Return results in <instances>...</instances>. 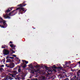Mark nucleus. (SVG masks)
Wrapping results in <instances>:
<instances>
[{"label": "nucleus", "instance_id": "9b49d317", "mask_svg": "<svg viewBox=\"0 0 80 80\" xmlns=\"http://www.w3.org/2000/svg\"><path fill=\"white\" fill-rule=\"evenodd\" d=\"M10 47H12V48H13V47H14V48H15V46L13 44L10 45Z\"/></svg>", "mask_w": 80, "mask_h": 80}, {"label": "nucleus", "instance_id": "1a4fd4ad", "mask_svg": "<svg viewBox=\"0 0 80 80\" xmlns=\"http://www.w3.org/2000/svg\"><path fill=\"white\" fill-rule=\"evenodd\" d=\"M80 69L77 72V75L78 77L80 76Z\"/></svg>", "mask_w": 80, "mask_h": 80}, {"label": "nucleus", "instance_id": "393cba45", "mask_svg": "<svg viewBox=\"0 0 80 80\" xmlns=\"http://www.w3.org/2000/svg\"><path fill=\"white\" fill-rule=\"evenodd\" d=\"M4 67V65H2V66H1V67Z\"/></svg>", "mask_w": 80, "mask_h": 80}, {"label": "nucleus", "instance_id": "a211bd4d", "mask_svg": "<svg viewBox=\"0 0 80 80\" xmlns=\"http://www.w3.org/2000/svg\"><path fill=\"white\" fill-rule=\"evenodd\" d=\"M18 72H21V69L19 68L18 70Z\"/></svg>", "mask_w": 80, "mask_h": 80}, {"label": "nucleus", "instance_id": "e433bc0d", "mask_svg": "<svg viewBox=\"0 0 80 80\" xmlns=\"http://www.w3.org/2000/svg\"><path fill=\"white\" fill-rule=\"evenodd\" d=\"M0 60H1L0 59Z\"/></svg>", "mask_w": 80, "mask_h": 80}, {"label": "nucleus", "instance_id": "7c9ffc66", "mask_svg": "<svg viewBox=\"0 0 80 80\" xmlns=\"http://www.w3.org/2000/svg\"><path fill=\"white\" fill-rule=\"evenodd\" d=\"M65 76H66V77H67V75L65 74Z\"/></svg>", "mask_w": 80, "mask_h": 80}, {"label": "nucleus", "instance_id": "412c9836", "mask_svg": "<svg viewBox=\"0 0 80 80\" xmlns=\"http://www.w3.org/2000/svg\"><path fill=\"white\" fill-rule=\"evenodd\" d=\"M9 58H12V59H13L14 58V57H9Z\"/></svg>", "mask_w": 80, "mask_h": 80}, {"label": "nucleus", "instance_id": "cd10ccee", "mask_svg": "<svg viewBox=\"0 0 80 80\" xmlns=\"http://www.w3.org/2000/svg\"><path fill=\"white\" fill-rule=\"evenodd\" d=\"M12 53H15V52L13 51V50H12Z\"/></svg>", "mask_w": 80, "mask_h": 80}, {"label": "nucleus", "instance_id": "473e14b6", "mask_svg": "<svg viewBox=\"0 0 80 80\" xmlns=\"http://www.w3.org/2000/svg\"><path fill=\"white\" fill-rule=\"evenodd\" d=\"M35 80H38V79H35Z\"/></svg>", "mask_w": 80, "mask_h": 80}, {"label": "nucleus", "instance_id": "f257e3e1", "mask_svg": "<svg viewBox=\"0 0 80 80\" xmlns=\"http://www.w3.org/2000/svg\"><path fill=\"white\" fill-rule=\"evenodd\" d=\"M12 10V9L11 10L10 9H8L6 11V14H4L3 17L4 18H10V15H11L12 13H13V12L15 11V10H13L11 12H10V11Z\"/></svg>", "mask_w": 80, "mask_h": 80}, {"label": "nucleus", "instance_id": "7ed1b4c3", "mask_svg": "<svg viewBox=\"0 0 80 80\" xmlns=\"http://www.w3.org/2000/svg\"><path fill=\"white\" fill-rule=\"evenodd\" d=\"M3 54L5 55H7L9 54V51H8L7 50L4 49L3 51Z\"/></svg>", "mask_w": 80, "mask_h": 80}, {"label": "nucleus", "instance_id": "0eeeda50", "mask_svg": "<svg viewBox=\"0 0 80 80\" xmlns=\"http://www.w3.org/2000/svg\"><path fill=\"white\" fill-rule=\"evenodd\" d=\"M12 80V78L10 77H6L4 78V80Z\"/></svg>", "mask_w": 80, "mask_h": 80}, {"label": "nucleus", "instance_id": "f03ea898", "mask_svg": "<svg viewBox=\"0 0 80 80\" xmlns=\"http://www.w3.org/2000/svg\"><path fill=\"white\" fill-rule=\"evenodd\" d=\"M19 6L20 7V8H17L16 10H18L19 12H21L22 10L23 11V12L25 11V9H24L23 8H22V7H23L24 6H23L22 4H20Z\"/></svg>", "mask_w": 80, "mask_h": 80}, {"label": "nucleus", "instance_id": "20e7f679", "mask_svg": "<svg viewBox=\"0 0 80 80\" xmlns=\"http://www.w3.org/2000/svg\"><path fill=\"white\" fill-rule=\"evenodd\" d=\"M15 67V64L14 63L11 62L10 63L9 66H8V67L10 68H13Z\"/></svg>", "mask_w": 80, "mask_h": 80}, {"label": "nucleus", "instance_id": "aec40b11", "mask_svg": "<svg viewBox=\"0 0 80 80\" xmlns=\"http://www.w3.org/2000/svg\"><path fill=\"white\" fill-rule=\"evenodd\" d=\"M26 65L25 64H24V66H23V68H25L26 67Z\"/></svg>", "mask_w": 80, "mask_h": 80}, {"label": "nucleus", "instance_id": "423d86ee", "mask_svg": "<svg viewBox=\"0 0 80 80\" xmlns=\"http://www.w3.org/2000/svg\"><path fill=\"white\" fill-rule=\"evenodd\" d=\"M0 20H2V21H1V22H2V23H3V24L4 25V26L5 27H6L7 26V25L6 24V22H5V21L3 20V19L2 18H0Z\"/></svg>", "mask_w": 80, "mask_h": 80}, {"label": "nucleus", "instance_id": "c85d7f7f", "mask_svg": "<svg viewBox=\"0 0 80 80\" xmlns=\"http://www.w3.org/2000/svg\"><path fill=\"white\" fill-rule=\"evenodd\" d=\"M13 43V42H12L11 41H10V43Z\"/></svg>", "mask_w": 80, "mask_h": 80}, {"label": "nucleus", "instance_id": "9d476101", "mask_svg": "<svg viewBox=\"0 0 80 80\" xmlns=\"http://www.w3.org/2000/svg\"><path fill=\"white\" fill-rule=\"evenodd\" d=\"M12 73H13V74H14L16 75H17V74L18 73V72H17V71H13Z\"/></svg>", "mask_w": 80, "mask_h": 80}, {"label": "nucleus", "instance_id": "6ab92c4d", "mask_svg": "<svg viewBox=\"0 0 80 80\" xmlns=\"http://www.w3.org/2000/svg\"><path fill=\"white\" fill-rule=\"evenodd\" d=\"M0 27H1V28H4V26L3 25L1 26V25H0Z\"/></svg>", "mask_w": 80, "mask_h": 80}, {"label": "nucleus", "instance_id": "4be33fe9", "mask_svg": "<svg viewBox=\"0 0 80 80\" xmlns=\"http://www.w3.org/2000/svg\"><path fill=\"white\" fill-rule=\"evenodd\" d=\"M37 67H40V65H36Z\"/></svg>", "mask_w": 80, "mask_h": 80}, {"label": "nucleus", "instance_id": "dca6fc26", "mask_svg": "<svg viewBox=\"0 0 80 80\" xmlns=\"http://www.w3.org/2000/svg\"><path fill=\"white\" fill-rule=\"evenodd\" d=\"M76 78V76H74V77H73L72 79L73 80H75V78Z\"/></svg>", "mask_w": 80, "mask_h": 80}, {"label": "nucleus", "instance_id": "2eb2a0df", "mask_svg": "<svg viewBox=\"0 0 80 80\" xmlns=\"http://www.w3.org/2000/svg\"><path fill=\"white\" fill-rule=\"evenodd\" d=\"M23 62H25V63H28V61H23Z\"/></svg>", "mask_w": 80, "mask_h": 80}, {"label": "nucleus", "instance_id": "4468645a", "mask_svg": "<svg viewBox=\"0 0 80 80\" xmlns=\"http://www.w3.org/2000/svg\"><path fill=\"white\" fill-rule=\"evenodd\" d=\"M12 77H15V74H12L11 75Z\"/></svg>", "mask_w": 80, "mask_h": 80}, {"label": "nucleus", "instance_id": "2f4dec72", "mask_svg": "<svg viewBox=\"0 0 80 80\" xmlns=\"http://www.w3.org/2000/svg\"><path fill=\"white\" fill-rule=\"evenodd\" d=\"M13 56L14 57H16V56H15V55H14Z\"/></svg>", "mask_w": 80, "mask_h": 80}, {"label": "nucleus", "instance_id": "f8f14e48", "mask_svg": "<svg viewBox=\"0 0 80 80\" xmlns=\"http://www.w3.org/2000/svg\"><path fill=\"white\" fill-rule=\"evenodd\" d=\"M52 68L54 71H56V67H53Z\"/></svg>", "mask_w": 80, "mask_h": 80}, {"label": "nucleus", "instance_id": "c756f323", "mask_svg": "<svg viewBox=\"0 0 80 80\" xmlns=\"http://www.w3.org/2000/svg\"><path fill=\"white\" fill-rule=\"evenodd\" d=\"M78 63L79 65H80V61L79 62H78Z\"/></svg>", "mask_w": 80, "mask_h": 80}, {"label": "nucleus", "instance_id": "ddd939ff", "mask_svg": "<svg viewBox=\"0 0 80 80\" xmlns=\"http://www.w3.org/2000/svg\"><path fill=\"white\" fill-rule=\"evenodd\" d=\"M69 74L70 75H71V76H72V75H73V73L71 72V73H69Z\"/></svg>", "mask_w": 80, "mask_h": 80}, {"label": "nucleus", "instance_id": "b1692460", "mask_svg": "<svg viewBox=\"0 0 80 80\" xmlns=\"http://www.w3.org/2000/svg\"><path fill=\"white\" fill-rule=\"evenodd\" d=\"M6 67H9V66H8V64H6Z\"/></svg>", "mask_w": 80, "mask_h": 80}, {"label": "nucleus", "instance_id": "6e6552de", "mask_svg": "<svg viewBox=\"0 0 80 80\" xmlns=\"http://www.w3.org/2000/svg\"><path fill=\"white\" fill-rule=\"evenodd\" d=\"M7 62H14V61H13V59L11 60L10 59H9L7 60Z\"/></svg>", "mask_w": 80, "mask_h": 80}, {"label": "nucleus", "instance_id": "bb28decb", "mask_svg": "<svg viewBox=\"0 0 80 80\" xmlns=\"http://www.w3.org/2000/svg\"><path fill=\"white\" fill-rule=\"evenodd\" d=\"M68 63L67 62H66V65H67Z\"/></svg>", "mask_w": 80, "mask_h": 80}, {"label": "nucleus", "instance_id": "39448f33", "mask_svg": "<svg viewBox=\"0 0 80 80\" xmlns=\"http://www.w3.org/2000/svg\"><path fill=\"white\" fill-rule=\"evenodd\" d=\"M46 71H48V74L52 73V69L50 68H47Z\"/></svg>", "mask_w": 80, "mask_h": 80}, {"label": "nucleus", "instance_id": "a878e982", "mask_svg": "<svg viewBox=\"0 0 80 80\" xmlns=\"http://www.w3.org/2000/svg\"><path fill=\"white\" fill-rule=\"evenodd\" d=\"M22 80H24V79H25V78H22Z\"/></svg>", "mask_w": 80, "mask_h": 80}, {"label": "nucleus", "instance_id": "5701e85b", "mask_svg": "<svg viewBox=\"0 0 80 80\" xmlns=\"http://www.w3.org/2000/svg\"><path fill=\"white\" fill-rule=\"evenodd\" d=\"M64 80H69L68 78H66V79H64Z\"/></svg>", "mask_w": 80, "mask_h": 80}, {"label": "nucleus", "instance_id": "c9c22d12", "mask_svg": "<svg viewBox=\"0 0 80 80\" xmlns=\"http://www.w3.org/2000/svg\"><path fill=\"white\" fill-rule=\"evenodd\" d=\"M67 67H69V66H67Z\"/></svg>", "mask_w": 80, "mask_h": 80}, {"label": "nucleus", "instance_id": "f704fd0d", "mask_svg": "<svg viewBox=\"0 0 80 80\" xmlns=\"http://www.w3.org/2000/svg\"><path fill=\"white\" fill-rule=\"evenodd\" d=\"M2 48H5V47H2Z\"/></svg>", "mask_w": 80, "mask_h": 80}, {"label": "nucleus", "instance_id": "72a5a7b5", "mask_svg": "<svg viewBox=\"0 0 80 80\" xmlns=\"http://www.w3.org/2000/svg\"><path fill=\"white\" fill-rule=\"evenodd\" d=\"M32 71H33V72H35V71H33V70H32Z\"/></svg>", "mask_w": 80, "mask_h": 80}, {"label": "nucleus", "instance_id": "f3484780", "mask_svg": "<svg viewBox=\"0 0 80 80\" xmlns=\"http://www.w3.org/2000/svg\"><path fill=\"white\" fill-rule=\"evenodd\" d=\"M3 69L2 68H0V71H3Z\"/></svg>", "mask_w": 80, "mask_h": 80}]
</instances>
